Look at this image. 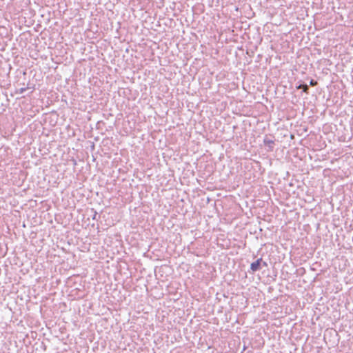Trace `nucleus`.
<instances>
[{
	"mask_svg": "<svg viewBox=\"0 0 353 353\" xmlns=\"http://www.w3.org/2000/svg\"><path fill=\"white\" fill-rule=\"evenodd\" d=\"M28 89V87H26V88H21L20 89H19L17 91V93H19V94H23L24 92H26L27 90Z\"/></svg>",
	"mask_w": 353,
	"mask_h": 353,
	"instance_id": "4",
	"label": "nucleus"
},
{
	"mask_svg": "<svg viewBox=\"0 0 353 353\" xmlns=\"http://www.w3.org/2000/svg\"><path fill=\"white\" fill-rule=\"evenodd\" d=\"M263 262L262 258L258 259L256 261L250 265V269L252 272H256L261 269V263Z\"/></svg>",
	"mask_w": 353,
	"mask_h": 353,
	"instance_id": "1",
	"label": "nucleus"
},
{
	"mask_svg": "<svg viewBox=\"0 0 353 353\" xmlns=\"http://www.w3.org/2000/svg\"><path fill=\"white\" fill-rule=\"evenodd\" d=\"M261 265H263V267H267L268 266V263L265 261H263V262L261 263Z\"/></svg>",
	"mask_w": 353,
	"mask_h": 353,
	"instance_id": "6",
	"label": "nucleus"
},
{
	"mask_svg": "<svg viewBox=\"0 0 353 353\" xmlns=\"http://www.w3.org/2000/svg\"><path fill=\"white\" fill-rule=\"evenodd\" d=\"M310 85L311 86H315V85H317V81H314V79H311L310 81Z\"/></svg>",
	"mask_w": 353,
	"mask_h": 353,
	"instance_id": "5",
	"label": "nucleus"
},
{
	"mask_svg": "<svg viewBox=\"0 0 353 353\" xmlns=\"http://www.w3.org/2000/svg\"><path fill=\"white\" fill-rule=\"evenodd\" d=\"M296 89H302L305 93H308L309 86L307 84H300L296 87Z\"/></svg>",
	"mask_w": 353,
	"mask_h": 353,
	"instance_id": "3",
	"label": "nucleus"
},
{
	"mask_svg": "<svg viewBox=\"0 0 353 353\" xmlns=\"http://www.w3.org/2000/svg\"><path fill=\"white\" fill-rule=\"evenodd\" d=\"M97 212H94V214L92 217L93 219H97Z\"/></svg>",
	"mask_w": 353,
	"mask_h": 353,
	"instance_id": "7",
	"label": "nucleus"
},
{
	"mask_svg": "<svg viewBox=\"0 0 353 353\" xmlns=\"http://www.w3.org/2000/svg\"><path fill=\"white\" fill-rule=\"evenodd\" d=\"M263 143L265 144V145H267L268 146L269 149L268 150L269 151H272L273 150V148H274V141L270 139H269L267 136L264 138V140H263Z\"/></svg>",
	"mask_w": 353,
	"mask_h": 353,
	"instance_id": "2",
	"label": "nucleus"
}]
</instances>
